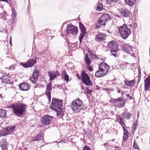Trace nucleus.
Masks as SVG:
<instances>
[{
	"instance_id": "obj_1",
	"label": "nucleus",
	"mask_w": 150,
	"mask_h": 150,
	"mask_svg": "<svg viewBox=\"0 0 150 150\" xmlns=\"http://www.w3.org/2000/svg\"><path fill=\"white\" fill-rule=\"evenodd\" d=\"M10 107L12 108L13 112L17 116H20L25 111L26 105L22 103H19L12 105Z\"/></svg>"
},
{
	"instance_id": "obj_2",
	"label": "nucleus",
	"mask_w": 150,
	"mask_h": 150,
	"mask_svg": "<svg viewBox=\"0 0 150 150\" xmlns=\"http://www.w3.org/2000/svg\"><path fill=\"white\" fill-rule=\"evenodd\" d=\"M82 101L79 98H77L73 101L71 103V106L73 110L76 112H78L81 110H84L86 108V106L82 105Z\"/></svg>"
},
{
	"instance_id": "obj_3",
	"label": "nucleus",
	"mask_w": 150,
	"mask_h": 150,
	"mask_svg": "<svg viewBox=\"0 0 150 150\" xmlns=\"http://www.w3.org/2000/svg\"><path fill=\"white\" fill-rule=\"evenodd\" d=\"M110 17L108 14L105 13L99 18L96 23V28L100 27H104L105 25L106 22L110 20Z\"/></svg>"
},
{
	"instance_id": "obj_4",
	"label": "nucleus",
	"mask_w": 150,
	"mask_h": 150,
	"mask_svg": "<svg viewBox=\"0 0 150 150\" xmlns=\"http://www.w3.org/2000/svg\"><path fill=\"white\" fill-rule=\"evenodd\" d=\"M119 32L122 38L125 39H127L131 33L130 29L127 28L126 24H124L119 28Z\"/></svg>"
},
{
	"instance_id": "obj_5",
	"label": "nucleus",
	"mask_w": 150,
	"mask_h": 150,
	"mask_svg": "<svg viewBox=\"0 0 150 150\" xmlns=\"http://www.w3.org/2000/svg\"><path fill=\"white\" fill-rule=\"evenodd\" d=\"M62 101V100L53 98L51 105L50 106V108L54 110H57L58 108H61L63 105Z\"/></svg>"
},
{
	"instance_id": "obj_6",
	"label": "nucleus",
	"mask_w": 150,
	"mask_h": 150,
	"mask_svg": "<svg viewBox=\"0 0 150 150\" xmlns=\"http://www.w3.org/2000/svg\"><path fill=\"white\" fill-rule=\"evenodd\" d=\"M107 46L111 48V54L115 57H116V53L118 47L117 43L114 40L111 41L108 43Z\"/></svg>"
},
{
	"instance_id": "obj_7",
	"label": "nucleus",
	"mask_w": 150,
	"mask_h": 150,
	"mask_svg": "<svg viewBox=\"0 0 150 150\" xmlns=\"http://www.w3.org/2000/svg\"><path fill=\"white\" fill-rule=\"evenodd\" d=\"M67 28L65 30V33H67L66 35L68 36L69 34L72 35H76L78 32V27L73 25L72 24L67 25Z\"/></svg>"
},
{
	"instance_id": "obj_8",
	"label": "nucleus",
	"mask_w": 150,
	"mask_h": 150,
	"mask_svg": "<svg viewBox=\"0 0 150 150\" xmlns=\"http://www.w3.org/2000/svg\"><path fill=\"white\" fill-rule=\"evenodd\" d=\"M123 50L127 53L130 54L132 56L134 57L136 52L135 49L133 48L129 44H125L123 47Z\"/></svg>"
},
{
	"instance_id": "obj_9",
	"label": "nucleus",
	"mask_w": 150,
	"mask_h": 150,
	"mask_svg": "<svg viewBox=\"0 0 150 150\" xmlns=\"http://www.w3.org/2000/svg\"><path fill=\"white\" fill-rule=\"evenodd\" d=\"M81 80L83 83L87 86L92 85L89 76L84 70L81 73Z\"/></svg>"
},
{
	"instance_id": "obj_10",
	"label": "nucleus",
	"mask_w": 150,
	"mask_h": 150,
	"mask_svg": "<svg viewBox=\"0 0 150 150\" xmlns=\"http://www.w3.org/2000/svg\"><path fill=\"white\" fill-rule=\"evenodd\" d=\"M53 118V116L49 115H45L41 118V123L44 125H48L52 122Z\"/></svg>"
},
{
	"instance_id": "obj_11",
	"label": "nucleus",
	"mask_w": 150,
	"mask_h": 150,
	"mask_svg": "<svg viewBox=\"0 0 150 150\" xmlns=\"http://www.w3.org/2000/svg\"><path fill=\"white\" fill-rule=\"evenodd\" d=\"M110 102H113L115 106L118 108L124 107L125 103V101L120 98L117 99L112 98Z\"/></svg>"
},
{
	"instance_id": "obj_12",
	"label": "nucleus",
	"mask_w": 150,
	"mask_h": 150,
	"mask_svg": "<svg viewBox=\"0 0 150 150\" xmlns=\"http://www.w3.org/2000/svg\"><path fill=\"white\" fill-rule=\"evenodd\" d=\"M38 59V57H35L32 59H29L25 63H21V64L24 68L30 67L33 66Z\"/></svg>"
},
{
	"instance_id": "obj_13",
	"label": "nucleus",
	"mask_w": 150,
	"mask_h": 150,
	"mask_svg": "<svg viewBox=\"0 0 150 150\" xmlns=\"http://www.w3.org/2000/svg\"><path fill=\"white\" fill-rule=\"evenodd\" d=\"M15 127H8L4 128L3 131L0 132V136H4L5 135L11 133L15 130Z\"/></svg>"
},
{
	"instance_id": "obj_14",
	"label": "nucleus",
	"mask_w": 150,
	"mask_h": 150,
	"mask_svg": "<svg viewBox=\"0 0 150 150\" xmlns=\"http://www.w3.org/2000/svg\"><path fill=\"white\" fill-rule=\"evenodd\" d=\"M79 26L81 32L79 36V38L80 42L81 43L82 40L86 33V28L83 24L81 23H79Z\"/></svg>"
},
{
	"instance_id": "obj_15",
	"label": "nucleus",
	"mask_w": 150,
	"mask_h": 150,
	"mask_svg": "<svg viewBox=\"0 0 150 150\" xmlns=\"http://www.w3.org/2000/svg\"><path fill=\"white\" fill-rule=\"evenodd\" d=\"M99 68L106 74L109 70V66L105 62H102L99 65Z\"/></svg>"
},
{
	"instance_id": "obj_16",
	"label": "nucleus",
	"mask_w": 150,
	"mask_h": 150,
	"mask_svg": "<svg viewBox=\"0 0 150 150\" xmlns=\"http://www.w3.org/2000/svg\"><path fill=\"white\" fill-rule=\"evenodd\" d=\"M49 76L50 77V81L53 80L56 77L59 76L60 74L59 71L57 70L54 71H48Z\"/></svg>"
},
{
	"instance_id": "obj_17",
	"label": "nucleus",
	"mask_w": 150,
	"mask_h": 150,
	"mask_svg": "<svg viewBox=\"0 0 150 150\" xmlns=\"http://www.w3.org/2000/svg\"><path fill=\"white\" fill-rule=\"evenodd\" d=\"M120 13L122 16L125 18L129 17L131 14L130 12L125 8H122L120 11Z\"/></svg>"
},
{
	"instance_id": "obj_18",
	"label": "nucleus",
	"mask_w": 150,
	"mask_h": 150,
	"mask_svg": "<svg viewBox=\"0 0 150 150\" xmlns=\"http://www.w3.org/2000/svg\"><path fill=\"white\" fill-rule=\"evenodd\" d=\"M51 82H50L49 84L47 85L46 91L45 92V94L47 96L49 101L50 102V101L51 98L50 91L52 90V88L51 86Z\"/></svg>"
},
{
	"instance_id": "obj_19",
	"label": "nucleus",
	"mask_w": 150,
	"mask_h": 150,
	"mask_svg": "<svg viewBox=\"0 0 150 150\" xmlns=\"http://www.w3.org/2000/svg\"><path fill=\"white\" fill-rule=\"evenodd\" d=\"M20 89L23 91H26L29 90L30 85L28 83L23 82L20 83L19 86Z\"/></svg>"
},
{
	"instance_id": "obj_20",
	"label": "nucleus",
	"mask_w": 150,
	"mask_h": 150,
	"mask_svg": "<svg viewBox=\"0 0 150 150\" xmlns=\"http://www.w3.org/2000/svg\"><path fill=\"white\" fill-rule=\"evenodd\" d=\"M106 36L105 34H98L96 36V40L99 42L103 41L105 40Z\"/></svg>"
},
{
	"instance_id": "obj_21",
	"label": "nucleus",
	"mask_w": 150,
	"mask_h": 150,
	"mask_svg": "<svg viewBox=\"0 0 150 150\" xmlns=\"http://www.w3.org/2000/svg\"><path fill=\"white\" fill-rule=\"evenodd\" d=\"M144 88L146 91L149 90L150 86V76H149L144 81Z\"/></svg>"
},
{
	"instance_id": "obj_22",
	"label": "nucleus",
	"mask_w": 150,
	"mask_h": 150,
	"mask_svg": "<svg viewBox=\"0 0 150 150\" xmlns=\"http://www.w3.org/2000/svg\"><path fill=\"white\" fill-rule=\"evenodd\" d=\"M0 146L2 150H7V143L5 139H1L0 142Z\"/></svg>"
},
{
	"instance_id": "obj_23",
	"label": "nucleus",
	"mask_w": 150,
	"mask_h": 150,
	"mask_svg": "<svg viewBox=\"0 0 150 150\" xmlns=\"http://www.w3.org/2000/svg\"><path fill=\"white\" fill-rule=\"evenodd\" d=\"M0 79L3 83H10L9 77L7 75H4L2 77L0 78Z\"/></svg>"
},
{
	"instance_id": "obj_24",
	"label": "nucleus",
	"mask_w": 150,
	"mask_h": 150,
	"mask_svg": "<svg viewBox=\"0 0 150 150\" xmlns=\"http://www.w3.org/2000/svg\"><path fill=\"white\" fill-rule=\"evenodd\" d=\"M43 134L41 133H39L32 139L31 141H37L41 140L43 139Z\"/></svg>"
},
{
	"instance_id": "obj_25",
	"label": "nucleus",
	"mask_w": 150,
	"mask_h": 150,
	"mask_svg": "<svg viewBox=\"0 0 150 150\" xmlns=\"http://www.w3.org/2000/svg\"><path fill=\"white\" fill-rule=\"evenodd\" d=\"M106 74L105 73L102 71L101 69L99 68V70L95 73V76L97 77H100L103 76Z\"/></svg>"
},
{
	"instance_id": "obj_26",
	"label": "nucleus",
	"mask_w": 150,
	"mask_h": 150,
	"mask_svg": "<svg viewBox=\"0 0 150 150\" xmlns=\"http://www.w3.org/2000/svg\"><path fill=\"white\" fill-rule=\"evenodd\" d=\"M61 75L64 80L66 81H67V83L69 80V77L68 75L67 74L66 71H62Z\"/></svg>"
},
{
	"instance_id": "obj_27",
	"label": "nucleus",
	"mask_w": 150,
	"mask_h": 150,
	"mask_svg": "<svg viewBox=\"0 0 150 150\" xmlns=\"http://www.w3.org/2000/svg\"><path fill=\"white\" fill-rule=\"evenodd\" d=\"M125 84L127 86L130 87L133 86L135 83V81L134 80H132L130 81H125Z\"/></svg>"
},
{
	"instance_id": "obj_28",
	"label": "nucleus",
	"mask_w": 150,
	"mask_h": 150,
	"mask_svg": "<svg viewBox=\"0 0 150 150\" xmlns=\"http://www.w3.org/2000/svg\"><path fill=\"white\" fill-rule=\"evenodd\" d=\"M124 131V135L123 136V142H125L128 136V131L126 129H125L123 130Z\"/></svg>"
},
{
	"instance_id": "obj_29",
	"label": "nucleus",
	"mask_w": 150,
	"mask_h": 150,
	"mask_svg": "<svg viewBox=\"0 0 150 150\" xmlns=\"http://www.w3.org/2000/svg\"><path fill=\"white\" fill-rule=\"evenodd\" d=\"M125 2L130 6L134 5L136 0H125Z\"/></svg>"
},
{
	"instance_id": "obj_30",
	"label": "nucleus",
	"mask_w": 150,
	"mask_h": 150,
	"mask_svg": "<svg viewBox=\"0 0 150 150\" xmlns=\"http://www.w3.org/2000/svg\"><path fill=\"white\" fill-rule=\"evenodd\" d=\"M118 121L122 126L123 129L124 130L126 129L125 128V125L124 123V120H123V118L120 117V119L119 120H118Z\"/></svg>"
},
{
	"instance_id": "obj_31",
	"label": "nucleus",
	"mask_w": 150,
	"mask_h": 150,
	"mask_svg": "<svg viewBox=\"0 0 150 150\" xmlns=\"http://www.w3.org/2000/svg\"><path fill=\"white\" fill-rule=\"evenodd\" d=\"M39 75V71L37 69H35L34 71L32 76L34 77L35 79H38Z\"/></svg>"
},
{
	"instance_id": "obj_32",
	"label": "nucleus",
	"mask_w": 150,
	"mask_h": 150,
	"mask_svg": "<svg viewBox=\"0 0 150 150\" xmlns=\"http://www.w3.org/2000/svg\"><path fill=\"white\" fill-rule=\"evenodd\" d=\"M85 60L86 62V64L87 65V66H88L89 65L91 62L90 59H89L88 57V54H86L85 55Z\"/></svg>"
},
{
	"instance_id": "obj_33",
	"label": "nucleus",
	"mask_w": 150,
	"mask_h": 150,
	"mask_svg": "<svg viewBox=\"0 0 150 150\" xmlns=\"http://www.w3.org/2000/svg\"><path fill=\"white\" fill-rule=\"evenodd\" d=\"M103 90L106 91L108 94H109L110 92L114 90V89L112 88H104Z\"/></svg>"
},
{
	"instance_id": "obj_34",
	"label": "nucleus",
	"mask_w": 150,
	"mask_h": 150,
	"mask_svg": "<svg viewBox=\"0 0 150 150\" xmlns=\"http://www.w3.org/2000/svg\"><path fill=\"white\" fill-rule=\"evenodd\" d=\"M6 114L5 110L0 109V117H4Z\"/></svg>"
},
{
	"instance_id": "obj_35",
	"label": "nucleus",
	"mask_w": 150,
	"mask_h": 150,
	"mask_svg": "<svg viewBox=\"0 0 150 150\" xmlns=\"http://www.w3.org/2000/svg\"><path fill=\"white\" fill-rule=\"evenodd\" d=\"M103 9V4L98 3V4L97 10L99 11H101Z\"/></svg>"
},
{
	"instance_id": "obj_36",
	"label": "nucleus",
	"mask_w": 150,
	"mask_h": 150,
	"mask_svg": "<svg viewBox=\"0 0 150 150\" xmlns=\"http://www.w3.org/2000/svg\"><path fill=\"white\" fill-rule=\"evenodd\" d=\"M12 16L13 19L14 20L16 18V11L14 8H12Z\"/></svg>"
},
{
	"instance_id": "obj_37",
	"label": "nucleus",
	"mask_w": 150,
	"mask_h": 150,
	"mask_svg": "<svg viewBox=\"0 0 150 150\" xmlns=\"http://www.w3.org/2000/svg\"><path fill=\"white\" fill-rule=\"evenodd\" d=\"M62 109L61 108H58L57 110H54L55 111L57 112V115L58 116H59L60 115L62 112Z\"/></svg>"
},
{
	"instance_id": "obj_38",
	"label": "nucleus",
	"mask_w": 150,
	"mask_h": 150,
	"mask_svg": "<svg viewBox=\"0 0 150 150\" xmlns=\"http://www.w3.org/2000/svg\"><path fill=\"white\" fill-rule=\"evenodd\" d=\"M119 0H106L107 3L110 4L111 3L114 2L115 3L117 2Z\"/></svg>"
},
{
	"instance_id": "obj_39",
	"label": "nucleus",
	"mask_w": 150,
	"mask_h": 150,
	"mask_svg": "<svg viewBox=\"0 0 150 150\" xmlns=\"http://www.w3.org/2000/svg\"><path fill=\"white\" fill-rule=\"evenodd\" d=\"M37 79H35L34 77L32 76L30 78V80L33 83H34L36 82V80Z\"/></svg>"
},
{
	"instance_id": "obj_40",
	"label": "nucleus",
	"mask_w": 150,
	"mask_h": 150,
	"mask_svg": "<svg viewBox=\"0 0 150 150\" xmlns=\"http://www.w3.org/2000/svg\"><path fill=\"white\" fill-rule=\"evenodd\" d=\"M86 91L88 94H91L92 92H93L92 90H91L88 88V87L86 88Z\"/></svg>"
},
{
	"instance_id": "obj_41",
	"label": "nucleus",
	"mask_w": 150,
	"mask_h": 150,
	"mask_svg": "<svg viewBox=\"0 0 150 150\" xmlns=\"http://www.w3.org/2000/svg\"><path fill=\"white\" fill-rule=\"evenodd\" d=\"M126 116L127 117V118L128 119H129L132 117V114L130 113H126Z\"/></svg>"
},
{
	"instance_id": "obj_42",
	"label": "nucleus",
	"mask_w": 150,
	"mask_h": 150,
	"mask_svg": "<svg viewBox=\"0 0 150 150\" xmlns=\"http://www.w3.org/2000/svg\"><path fill=\"white\" fill-rule=\"evenodd\" d=\"M1 18L3 20H5L6 19L5 16H4V13H2L1 14Z\"/></svg>"
},
{
	"instance_id": "obj_43",
	"label": "nucleus",
	"mask_w": 150,
	"mask_h": 150,
	"mask_svg": "<svg viewBox=\"0 0 150 150\" xmlns=\"http://www.w3.org/2000/svg\"><path fill=\"white\" fill-rule=\"evenodd\" d=\"M87 67H88V69L89 71H93V69L91 66L89 65L88 66H87Z\"/></svg>"
},
{
	"instance_id": "obj_44",
	"label": "nucleus",
	"mask_w": 150,
	"mask_h": 150,
	"mask_svg": "<svg viewBox=\"0 0 150 150\" xmlns=\"http://www.w3.org/2000/svg\"><path fill=\"white\" fill-rule=\"evenodd\" d=\"M83 150H91L90 148L87 146H84Z\"/></svg>"
},
{
	"instance_id": "obj_45",
	"label": "nucleus",
	"mask_w": 150,
	"mask_h": 150,
	"mask_svg": "<svg viewBox=\"0 0 150 150\" xmlns=\"http://www.w3.org/2000/svg\"><path fill=\"white\" fill-rule=\"evenodd\" d=\"M15 66L14 65H12L9 68V70H12L15 69Z\"/></svg>"
},
{
	"instance_id": "obj_46",
	"label": "nucleus",
	"mask_w": 150,
	"mask_h": 150,
	"mask_svg": "<svg viewBox=\"0 0 150 150\" xmlns=\"http://www.w3.org/2000/svg\"><path fill=\"white\" fill-rule=\"evenodd\" d=\"M137 129L136 124L135 123H134L133 125V129L134 130H135Z\"/></svg>"
},
{
	"instance_id": "obj_47",
	"label": "nucleus",
	"mask_w": 150,
	"mask_h": 150,
	"mask_svg": "<svg viewBox=\"0 0 150 150\" xmlns=\"http://www.w3.org/2000/svg\"><path fill=\"white\" fill-rule=\"evenodd\" d=\"M34 86L35 88H36L40 86V85L38 83H36L35 84Z\"/></svg>"
},
{
	"instance_id": "obj_48",
	"label": "nucleus",
	"mask_w": 150,
	"mask_h": 150,
	"mask_svg": "<svg viewBox=\"0 0 150 150\" xmlns=\"http://www.w3.org/2000/svg\"><path fill=\"white\" fill-rule=\"evenodd\" d=\"M133 147L134 149H137V144H135L134 143V144H133Z\"/></svg>"
},
{
	"instance_id": "obj_49",
	"label": "nucleus",
	"mask_w": 150,
	"mask_h": 150,
	"mask_svg": "<svg viewBox=\"0 0 150 150\" xmlns=\"http://www.w3.org/2000/svg\"><path fill=\"white\" fill-rule=\"evenodd\" d=\"M9 43L11 45H12L11 37L10 39Z\"/></svg>"
},
{
	"instance_id": "obj_50",
	"label": "nucleus",
	"mask_w": 150,
	"mask_h": 150,
	"mask_svg": "<svg viewBox=\"0 0 150 150\" xmlns=\"http://www.w3.org/2000/svg\"><path fill=\"white\" fill-rule=\"evenodd\" d=\"M76 76H77V78L79 79H80V76L78 74H77V75H76Z\"/></svg>"
},
{
	"instance_id": "obj_51",
	"label": "nucleus",
	"mask_w": 150,
	"mask_h": 150,
	"mask_svg": "<svg viewBox=\"0 0 150 150\" xmlns=\"http://www.w3.org/2000/svg\"><path fill=\"white\" fill-rule=\"evenodd\" d=\"M117 92L118 93H120V89H119V88H117Z\"/></svg>"
},
{
	"instance_id": "obj_52",
	"label": "nucleus",
	"mask_w": 150,
	"mask_h": 150,
	"mask_svg": "<svg viewBox=\"0 0 150 150\" xmlns=\"http://www.w3.org/2000/svg\"><path fill=\"white\" fill-rule=\"evenodd\" d=\"M103 145L105 147H106L108 145V144L107 143H105L103 144Z\"/></svg>"
},
{
	"instance_id": "obj_53",
	"label": "nucleus",
	"mask_w": 150,
	"mask_h": 150,
	"mask_svg": "<svg viewBox=\"0 0 150 150\" xmlns=\"http://www.w3.org/2000/svg\"><path fill=\"white\" fill-rule=\"evenodd\" d=\"M2 1H5L7 3H8V1L7 0H1Z\"/></svg>"
},
{
	"instance_id": "obj_54",
	"label": "nucleus",
	"mask_w": 150,
	"mask_h": 150,
	"mask_svg": "<svg viewBox=\"0 0 150 150\" xmlns=\"http://www.w3.org/2000/svg\"><path fill=\"white\" fill-rule=\"evenodd\" d=\"M111 114L112 115H114V112L112 111H111Z\"/></svg>"
},
{
	"instance_id": "obj_55",
	"label": "nucleus",
	"mask_w": 150,
	"mask_h": 150,
	"mask_svg": "<svg viewBox=\"0 0 150 150\" xmlns=\"http://www.w3.org/2000/svg\"><path fill=\"white\" fill-rule=\"evenodd\" d=\"M129 99L130 100H131V99H132V96H130L129 97Z\"/></svg>"
},
{
	"instance_id": "obj_56",
	"label": "nucleus",
	"mask_w": 150,
	"mask_h": 150,
	"mask_svg": "<svg viewBox=\"0 0 150 150\" xmlns=\"http://www.w3.org/2000/svg\"><path fill=\"white\" fill-rule=\"evenodd\" d=\"M126 97H129V96H130V95H129V94H127L126 95Z\"/></svg>"
},
{
	"instance_id": "obj_57",
	"label": "nucleus",
	"mask_w": 150,
	"mask_h": 150,
	"mask_svg": "<svg viewBox=\"0 0 150 150\" xmlns=\"http://www.w3.org/2000/svg\"><path fill=\"white\" fill-rule=\"evenodd\" d=\"M137 122H138V121H137V120H135V124H136V123L137 124Z\"/></svg>"
},
{
	"instance_id": "obj_58",
	"label": "nucleus",
	"mask_w": 150,
	"mask_h": 150,
	"mask_svg": "<svg viewBox=\"0 0 150 150\" xmlns=\"http://www.w3.org/2000/svg\"><path fill=\"white\" fill-rule=\"evenodd\" d=\"M2 97V95L0 94V97Z\"/></svg>"
},
{
	"instance_id": "obj_59",
	"label": "nucleus",
	"mask_w": 150,
	"mask_h": 150,
	"mask_svg": "<svg viewBox=\"0 0 150 150\" xmlns=\"http://www.w3.org/2000/svg\"><path fill=\"white\" fill-rule=\"evenodd\" d=\"M139 81H140V80H139V81H138V82H139Z\"/></svg>"
}]
</instances>
